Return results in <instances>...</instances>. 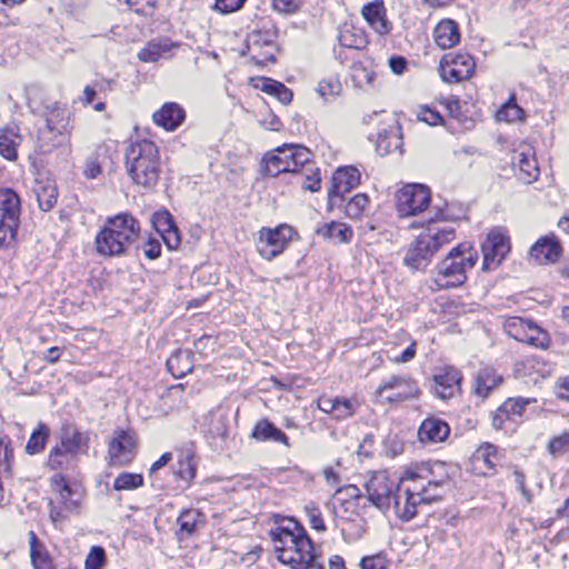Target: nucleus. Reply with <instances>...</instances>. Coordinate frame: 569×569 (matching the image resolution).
<instances>
[{
  "label": "nucleus",
  "instance_id": "1",
  "mask_svg": "<svg viewBox=\"0 0 569 569\" xmlns=\"http://www.w3.org/2000/svg\"><path fill=\"white\" fill-rule=\"evenodd\" d=\"M274 552L280 562L291 569H325L306 530L296 523V531L288 528L271 530Z\"/></svg>",
  "mask_w": 569,
  "mask_h": 569
},
{
  "label": "nucleus",
  "instance_id": "2",
  "mask_svg": "<svg viewBox=\"0 0 569 569\" xmlns=\"http://www.w3.org/2000/svg\"><path fill=\"white\" fill-rule=\"evenodd\" d=\"M140 231V222L130 212L108 217L94 239L97 252L103 257L124 256L139 239Z\"/></svg>",
  "mask_w": 569,
  "mask_h": 569
},
{
  "label": "nucleus",
  "instance_id": "3",
  "mask_svg": "<svg viewBox=\"0 0 569 569\" xmlns=\"http://www.w3.org/2000/svg\"><path fill=\"white\" fill-rule=\"evenodd\" d=\"M127 173L137 186L152 188L161 172V160L157 144L149 139L129 143L124 152Z\"/></svg>",
  "mask_w": 569,
  "mask_h": 569
},
{
  "label": "nucleus",
  "instance_id": "4",
  "mask_svg": "<svg viewBox=\"0 0 569 569\" xmlns=\"http://www.w3.org/2000/svg\"><path fill=\"white\" fill-rule=\"evenodd\" d=\"M455 236L453 228L429 227L409 244L403 264L415 271L426 270L437 251L451 242Z\"/></svg>",
  "mask_w": 569,
  "mask_h": 569
},
{
  "label": "nucleus",
  "instance_id": "5",
  "mask_svg": "<svg viewBox=\"0 0 569 569\" xmlns=\"http://www.w3.org/2000/svg\"><path fill=\"white\" fill-rule=\"evenodd\" d=\"M400 481H411L413 489L430 501L440 497V490L449 486V469L447 463L438 460L413 463L406 468Z\"/></svg>",
  "mask_w": 569,
  "mask_h": 569
},
{
  "label": "nucleus",
  "instance_id": "6",
  "mask_svg": "<svg viewBox=\"0 0 569 569\" xmlns=\"http://www.w3.org/2000/svg\"><path fill=\"white\" fill-rule=\"evenodd\" d=\"M311 157L310 151L300 144H283L263 157L264 176L277 177L280 173H293L303 167Z\"/></svg>",
  "mask_w": 569,
  "mask_h": 569
},
{
  "label": "nucleus",
  "instance_id": "7",
  "mask_svg": "<svg viewBox=\"0 0 569 569\" xmlns=\"http://www.w3.org/2000/svg\"><path fill=\"white\" fill-rule=\"evenodd\" d=\"M400 480L390 479L386 471L373 472L366 483L369 501L382 512L391 508L397 491L400 490Z\"/></svg>",
  "mask_w": 569,
  "mask_h": 569
},
{
  "label": "nucleus",
  "instance_id": "8",
  "mask_svg": "<svg viewBox=\"0 0 569 569\" xmlns=\"http://www.w3.org/2000/svg\"><path fill=\"white\" fill-rule=\"evenodd\" d=\"M466 248L468 249L466 243H459L437 264L436 282L439 287L452 288L466 282L467 273L459 258Z\"/></svg>",
  "mask_w": 569,
  "mask_h": 569
},
{
  "label": "nucleus",
  "instance_id": "9",
  "mask_svg": "<svg viewBox=\"0 0 569 569\" xmlns=\"http://www.w3.org/2000/svg\"><path fill=\"white\" fill-rule=\"evenodd\" d=\"M476 68L473 58L467 52L446 53L439 66L441 79L448 83H457L472 77Z\"/></svg>",
  "mask_w": 569,
  "mask_h": 569
},
{
  "label": "nucleus",
  "instance_id": "10",
  "mask_svg": "<svg viewBox=\"0 0 569 569\" xmlns=\"http://www.w3.org/2000/svg\"><path fill=\"white\" fill-rule=\"evenodd\" d=\"M360 171L353 166L339 167L332 174L328 189V204L330 208L342 207L345 194L360 183Z\"/></svg>",
  "mask_w": 569,
  "mask_h": 569
},
{
  "label": "nucleus",
  "instance_id": "11",
  "mask_svg": "<svg viewBox=\"0 0 569 569\" xmlns=\"http://www.w3.org/2000/svg\"><path fill=\"white\" fill-rule=\"evenodd\" d=\"M259 233L258 252L263 259L272 260L283 252L295 231L288 224H280L274 229L262 228Z\"/></svg>",
  "mask_w": 569,
  "mask_h": 569
},
{
  "label": "nucleus",
  "instance_id": "12",
  "mask_svg": "<svg viewBox=\"0 0 569 569\" xmlns=\"http://www.w3.org/2000/svg\"><path fill=\"white\" fill-rule=\"evenodd\" d=\"M397 210L401 217H410L425 211L430 204V192L426 186L408 184L397 192Z\"/></svg>",
  "mask_w": 569,
  "mask_h": 569
},
{
  "label": "nucleus",
  "instance_id": "13",
  "mask_svg": "<svg viewBox=\"0 0 569 569\" xmlns=\"http://www.w3.org/2000/svg\"><path fill=\"white\" fill-rule=\"evenodd\" d=\"M483 253L482 270L497 268L510 251L509 237L500 229L491 230L481 244Z\"/></svg>",
  "mask_w": 569,
  "mask_h": 569
},
{
  "label": "nucleus",
  "instance_id": "14",
  "mask_svg": "<svg viewBox=\"0 0 569 569\" xmlns=\"http://www.w3.org/2000/svg\"><path fill=\"white\" fill-rule=\"evenodd\" d=\"M461 372L453 367H446L433 375L431 391L435 397L448 400L461 391Z\"/></svg>",
  "mask_w": 569,
  "mask_h": 569
},
{
  "label": "nucleus",
  "instance_id": "15",
  "mask_svg": "<svg viewBox=\"0 0 569 569\" xmlns=\"http://www.w3.org/2000/svg\"><path fill=\"white\" fill-rule=\"evenodd\" d=\"M136 435L131 430L116 429L109 442L108 453L113 463L126 465L134 455Z\"/></svg>",
  "mask_w": 569,
  "mask_h": 569
},
{
  "label": "nucleus",
  "instance_id": "16",
  "mask_svg": "<svg viewBox=\"0 0 569 569\" xmlns=\"http://www.w3.org/2000/svg\"><path fill=\"white\" fill-rule=\"evenodd\" d=\"M428 501L429 500L423 495H420L417 489H413V485H411L403 491H397L391 507L401 521L408 522L417 515V507L421 502Z\"/></svg>",
  "mask_w": 569,
  "mask_h": 569
},
{
  "label": "nucleus",
  "instance_id": "17",
  "mask_svg": "<svg viewBox=\"0 0 569 569\" xmlns=\"http://www.w3.org/2000/svg\"><path fill=\"white\" fill-rule=\"evenodd\" d=\"M393 390V395L388 396L386 399L389 402L402 401L413 398L419 393L418 386L409 376H392L381 382L376 393L380 397L386 391Z\"/></svg>",
  "mask_w": 569,
  "mask_h": 569
},
{
  "label": "nucleus",
  "instance_id": "18",
  "mask_svg": "<svg viewBox=\"0 0 569 569\" xmlns=\"http://www.w3.org/2000/svg\"><path fill=\"white\" fill-rule=\"evenodd\" d=\"M38 149L42 153H51L54 149L69 156L71 143L68 132L56 131L53 128L40 127L38 130Z\"/></svg>",
  "mask_w": 569,
  "mask_h": 569
},
{
  "label": "nucleus",
  "instance_id": "19",
  "mask_svg": "<svg viewBox=\"0 0 569 569\" xmlns=\"http://www.w3.org/2000/svg\"><path fill=\"white\" fill-rule=\"evenodd\" d=\"M361 13L378 34L387 36L391 32L392 23L387 19V10L382 0H375L365 4Z\"/></svg>",
  "mask_w": 569,
  "mask_h": 569
},
{
  "label": "nucleus",
  "instance_id": "20",
  "mask_svg": "<svg viewBox=\"0 0 569 569\" xmlns=\"http://www.w3.org/2000/svg\"><path fill=\"white\" fill-rule=\"evenodd\" d=\"M450 433L449 425L437 417L425 419L418 430L419 440L423 443H438L445 441Z\"/></svg>",
  "mask_w": 569,
  "mask_h": 569
},
{
  "label": "nucleus",
  "instance_id": "21",
  "mask_svg": "<svg viewBox=\"0 0 569 569\" xmlns=\"http://www.w3.org/2000/svg\"><path fill=\"white\" fill-rule=\"evenodd\" d=\"M153 121L167 131L176 130L186 118L184 110L176 102H166L160 110L152 116Z\"/></svg>",
  "mask_w": 569,
  "mask_h": 569
},
{
  "label": "nucleus",
  "instance_id": "22",
  "mask_svg": "<svg viewBox=\"0 0 569 569\" xmlns=\"http://www.w3.org/2000/svg\"><path fill=\"white\" fill-rule=\"evenodd\" d=\"M376 148L380 156L398 151L402 153V133L398 124L389 126L378 133Z\"/></svg>",
  "mask_w": 569,
  "mask_h": 569
},
{
  "label": "nucleus",
  "instance_id": "23",
  "mask_svg": "<svg viewBox=\"0 0 569 569\" xmlns=\"http://www.w3.org/2000/svg\"><path fill=\"white\" fill-rule=\"evenodd\" d=\"M250 437L257 441L279 442L290 448L288 436L268 419L259 420L251 430Z\"/></svg>",
  "mask_w": 569,
  "mask_h": 569
},
{
  "label": "nucleus",
  "instance_id": "24",
  "mask_svg": "<svg viewBox=\"0 0 569 569\" xmlns=\"http://www.w3.org/2000/svg\"><path fill=\"white\" fill-rule=\"evenodd\" d=\"M90 437L88 432L72 428L63 429L60 445L70 456L86 455L89 450Z\"/></svg>",
  "mask_w": 569,
  "mask_h": 569
},
{
  "label": "nucleus",
  "instance_id": "25",
  "mask_svg": "<svg viewBox=\"0 0 569 569\" xmlns=\"http://www.w3.org/2000/svg\"><path fill=\"white\" fill-rule=\"evenodd\" d=\"M207 439L216 451L223 450L228 439V418L222 413H212L207 431Z\"/></svg>",
  "mask_w": 569,
  "mask_h": 569
},
{
  "label": "nucleus",
  "instance_id": "26",
  "mask_svg": "<svg viewBox=\"0 0 569 569\" xmlns=\"http://www.w3.org/2000/svg\"><path fill=\"white\" fill-rule=\"evenodd\" d=\"M338 42L342 48L362 50L368 44L366 32L351 23H342L338 29Z\"/></svg>",
  "mask_w": 569,
  "mask_h": 569
},
{
  "label": "nucleus",
  "instance_id": "27",
  "mask_svg": "<svg viewBox=\"0 0 569 569\" xmlns=\"http://www.w3.org/2000/svg\"><path fill=\"white\" fill-rule=\"evenodd\" d=\"M559 256V243L549 237L539 239L530 249V257L540 264L555 262Z\"/></svg>",
  "mask_w": 569,
  "mask_h": 569
},
{
  "label": "nucleus",
  "instance_id": "28",
  "mask_svg": "<svg viewBox=\"0 0 569 569\" xmlns=\"http://www.w3.org/2000/svg\"><path fill=\"white\" fill-rule=\"evenodd\" d=\"M435 41L441 49H449L460 41L458 23L451 19L441 20L433 31Z\"/></svg>",
  "mask_w": 569,
  "mask_h": 569
},
{
  "label": "nucleus",
  "instance_id": "29",
  "mask_svg": "<svg viewBox=\"0 0 569 569\" xmlns=\"http://www.w3.org/2000/svg\"><path fill=\"white\" fill-rule=\"evenodd\" d=\"M21 141L19 127L14 123L8 124L0 130V154L8 160H16L18 157L17 148Z\"/></svg>",
  "mask_w": 569,
  "mask_h": 569
},
{
  "label": "nucleus",
  "instance_id": "30",
  "mask_svg": "<svg viewBox=\"0 0 569 569\" xmlns=\"http://www.w3.org/2000/svg\"><path fill=\"white\" fill-rule=\"evenodd\" d=\"M177 46L178 44L172 42L169 38L152 40L139 51L138 58L142 62H157Z\"/></svg>",
  "mask_w": 569,
  "mask_h": 569
},
{
  "label": "nucleus",
  "instance_id": "31",
  "mask_svg": "<svg viewBox=\"0 0 569 569\" xmlns=\"http://www.w3.org/2000/svg\"><path fill=\"white\" fill-rule=\"evenodd\" d=\"M292 174L296 179V182L300 184L305 190L316 192L321 188L319 168H316L310 159L303 167H299L298 171H293Z\"/></svg>",
  "mask_w": 569,
  "mask_h": 569
},
{
  "label": "nucleus",
  "instance_id": "32",
  "mask_svg": "<svg viewBox=\"0 0 569 569\" xmlns=\"http://www.w3.org/2000/svg\"><path fill=\"white\" fill-rule=\"evenodd\" d=\"M28 538L31 562L34 569H54L52 558L34 531H29Z\"/></svg>",
  "mask_w": 569,
  "mask_h": 569
},
{
  "label": "nucleus",
  "instance_id": "33",
  "mask_svg": "<svg viewBox=\"0 0 569 569\" xmlns=\"http://www.w3.org/2000/svg\"><path fill=\"white\" fill-rule=\"evenodd\" d=\"M502 378L491 368H482L478 371L473 381V391L477 396L486 399L490 391L500 385Z\"/></svg>",
  "mask_w": 569,
  "mask_h": 569
},
{
  "label": "nucleus",
  "instance_id": "34",
  "mask_svg": "<svg viewBox=\"0 0 569 569\" xmlns=\"http://www.w3.org/2000/svg\"><path fill=\"white\" fill-rule=\"evenodd\" d=\"M202 522L203 515L198 509H183L177 519L179 540L193 536L199 523Z\"/></svg>",
  "mask_w": 569,
  "mask_h": 569
},
{
  "label": "nucleus",
  "instance_id": "35",
  "mask_svg": "<svg viewBox=\"0 0 569 569\" xmlns=\"http://www.w3.org/2000/svg\"><path fill=\"white\" fill-rule=\"evenodd\" d=\"M278 38V28L271 19L260 21L257 29L249 34V41L253 46H272Z\"/></svg>",
  "mask_w": 569,
  "mask_h": 569
},
{
  "label": "nucleus",
  "instance_id": "36",
  "mask_svg": "<svg viewBox=\"0 0 569 569\" xmlns=\"http://www.w3.org/2000/svg\"><path fill=\"white\" fill-rule=\"evenodd\" d=\"M167 369L174 378H182L192 370V352L178 349L167 360Z\"/></svg>",
  "mask_w": 569,
  "mask_h": 569
},
{
  "label": "nucleus",
  "instance_id": "37",
  "mask_svg": "<svg viewBox=\"0 0 569 569\" xmlns=\"http://www.w3.org/2000/svg\"><path fill=\"white\" fill-rule=\"evenodd\" d=\"M512 164L519 168L520 179L526 183H531L539 174L537 160L530 151L516 153L512 157Z\"/></svg>",
  "mask_w": 569,
  "mask_h": 569
},
{
  "label": "nucleus",
  "instance_id": "38",
  "mask_svg": "<svg viewBox=\"0 0 569 569\" xmlns=\"http://www.w3.org/2000/svg\"><path fill=\"white\" fill-rule=\"evenodd\" d=\"M0 212L9 218V223H20V198L13 190L0 191Z\"/></svg>",
  "mask_w": 569,
  "mask_h": 569
},
{
  "label": "nucleus",
  "instance_id": "39",
  "mask_svg": "<svg viewBox=\"0 0 569 569\" xmlns=\"http://www.w3.org/2000/svg\"><path fill=\"white\" fill-rule=\"evenodd\" d=\"M317 233L325 239H330L336 243L349 242L352 238V230L345 223L328 222L317 228Z\"/></svg>",
  "mask_w": 569,
  "mask_h": 569
},
{
  "label": "nucleus",
  "instance_id": "40",
  "mask_svg": "<svg viewBox=\"0 0 569 569\" xmlns=\"http://www.w3.org/2000/svg\"><path fill=\"white\" fill-rule=\"evenodd\" d=\"M51 487L54 492L59 493L60 502L66 510L71 512L78 510L79 502L71 499L73 491L62 475L58 473L51 478Z\"/></svg>",
  "mask_w": 569,
  "mask_h": 569
},
{
  "label": "nucleus",
  "instance_id": "41",
  "mask_svg": "<svg viewBox=\"0 0 569 569\" xmlns=\"http://www.w3.org/2000/svg\"><path fill=\"white\" fill-rule=\"evenodd\" d=\"M34 194L42 211L51 210L58 201V188L54 183H40L34 189Z\"/></svg>",
  "mask_w": 569,
  "mask_h": 569
},
{
  "label": "nucleus",
  "instance_id": "42",
  "mask_svg": "<svg viewBox=\"0 0 569 569\" xmlns=\"http://www.w3.org/2000/svg\"><path fill=\"white\" fill-rule=\"evenodd\" d=\"M261 82V90L268 94L276 97L283 106H288L292 101V91L282 82H279L270 78H262Z\"/></svg>",
  "mask_w": 569,
  "mask_h": 569
},
{
  "label": "nucleus",
  "instance_id": "43",
  "mask_svg": "<svg viewBox=\"0 0 569 569\" xmlns=\"http://www.w3.org/2000/svg\"><path fill=\"white\" fill-rule=\"evenodd\" d=\"M49 437V429L46 425L39 423V426L31 433L27 445L26 452L29 455H37L41 452L47 443Z\"/></svg>",
  "mask_w": 569,
  "mask_h": 569
},
{
  "label": "nucleus",
  "instance_id": "44",
  "mask_svg": "<svg viewBox=\"0 0 569 569\" xmlns=\"http://www.w3.org/2000/svg\"><path fill=\"white\" fill-rule=\"evenodd\" d=\"M69 124V114L66 109L53 108L46 114L44 126L47 128H53L56 131L68 132L67 128Z\"/></svg>",
  "mask_w": 569,
  "mask_h": 569
},
{
  "label": "nucleus",
  "instance_id": "45",
  "mask_svg": "<svg viewBox=\"0 0 569 569\" xmlns=\"http://www.w3.org/2000/svg\"><path fill=\"white\" fill-rule=\"evenodd\" d=\"M526 342L536 348L546 349L549 346L550 338L548 333L530 320L526 331Z\"/></svg>",
  "mask_w": 569,
  "mask_h": 569
},
{
  "label": "nucleus",
  "instance_id": "46",
  "mask_svg": "<svg viewBox=\"0 0 569 569\" xmlns=\"http://www.w3.org/2000/svg\"><path fill=\"white\" fill-rule=\"evenodd\" d=\"M529 322L530 320L528 319H523L520 317H511L505 321L503 328L508 336H510L517 341L522 342L523 339H527L526 331L529 326Z\"/></svg>",
  "mask_w": 569,
  "mask_h": 569
},
{
  "label": "nucleus",
  "instance_id": "47",
  "mask_svg": "<svg viewBox=\"0 0 569 569\" xmlns=\"http://www.w3.org/2000/svg\"><path fill=\"white\" fill-rule=\"evenodd\" d=\"M143 486V477L140 473L121 472L113 482L114 490H133Z\"/></svg>",
  "mask_w": 569,
  "mask_h": 569
},
{
  "label": "nucleus",
  "instance_id": "48",
  "mask_svg": "<svg viewBox=\"0 0 569 569\" xmlns=\"http://www.w3.org/2000/svg\"><path fill=\"white\" fill-rule=\"evenodd\" d=\"M13 449L8 436L0 437V473L11 475Z\"/></svg>",
  "mask_w": 569,
  "mask_h": 569
},
{
  "label": "nucleus",
  "instance_id": "49",
  "mask_svg": "<svg viewBox=\"0 0 569 569\" xmlns=\"http://www.w3.org/2000/svg\"><path fill=\"white\" fill-rule=\"evenodd\" d=\"M368 202L369 198L366 193H358L343 204L345 212L349 218L358 219L362 216Z\"/></svg>",
  "mask_w": 569,
  "mask_h": 569
},
{
  "label": "nucleus",
  "instance_id": "50",
  "mask_svg": "<svg viewBox=\"0 0 569 569\" xmlns=\"http://www.w3.org/2000/svg\"><path fill=\"white\" fill-rule=\"evenodd\" d=\"M535 401L532 398H509L502 403V410L507 411L516 422V419L522 416L526 406Z\"/></svg>",
  "mask_w": 569,
  "mask_h": 569
},
{
  "label": "nucleus",
  "instance_id": "51",
  "mask_svg": "<svg viewBox=\"0 0 569 569\" xmlns=\"http://www.w3.org/2000/svg\"><path fill=\"white\" fill-rule=\"evenodd\" d=\"M341 83L337 77L322 79L317 87V92L325 99L335 98L341 92Z\"/></svg>",
  "mask_w": 569,
  "mask_h": 569
},
{
  "label": "nucleus",
  "instance_id": "52",
  "mask_svg": "<svg viewBox=\"0 0 569 569\" xmlns=\"http://www.w3.org/2000/svg\"><path fill=\"white\" fill-rule=\"evenodd\" d=\"M478 461L482 460L487 467V471H483L485 476L493 475L496 472V460H497V447L487 443L481 447L476 457Z\"/></svg>",
  "mask_w": 569,
  "mask_h": 569
},
{
  "label": "nucleus",
  "instance_id": "53",
  "mask_svg": "<svg viewBox=\"0 0 569 569\" xmlns=\"http://www.w3.org/2000/svg\"><path fill=\"white\" fill-rule=\"evenodd\" d=\"M151 221L153 228L159 233L166 232L177 226L172 214L166 209L154 212Z\"/></svg>",
  "mask_w": 569,
  "mask_h": 569
},
{
  "label": "nucleus",
  "instance_id": "54",
  "mask_svg": "<svg viewBox=\"0 0 569 569\" xmlns=\"http://www.w3.org/2000/svg\"><path fill=\"white\" fill-rule=\"evenodd\" d=\"M522 109L510 98L497 112V118L500 121L512 122L521 117Z\"/></svg>",
  "mask_w": 569,
  "mask_h": 569
},
{
  "label": "nucleus",
  "instance_id": "55",
  "mask_svg": "<svg viewBox=\"0 0 569 569\" xmlns=\"http://www.w3.org/2000/svg\"><path fill=\"white\" fill-rule=\"evenodd\" d=\"M173 475L178 479L190 483V481L196 477V468L189 458H184L179 460L178 463L173 467Z\"/></svg>",
  "mask_w": 569,
  "mask_h": 569
},
{
  "label": "nucleus",
  "instance_id": "56",
  "mask_svg": "<svg viewBox=\"0 0 569 569\" xmlns=\"http://www.w3.org/2000/svg\"><path fill=\"white\" fill-rule=\"evenodd\" d=\"M68 456H70V453L59 443L51 449L47 465L52 470L60 469L68 463Z\"/></svg>",
  "mask_w": 569,
  "mask_h": 569
},
{
  "label": "nucleus",
  "instance_id": "57",
  "mask_svg": "<svg viewBox=\"0 0 569 569\" xmlns=\"http://www.w3.org/2000/svg\"><path fill=\"white\" fill-rule=\"evenodd\" d=\"M106 562V552L104 549L100 546H93L87 558H86V569H101Z\"/></svg>",
  "mask_w": 569,
  "mask_h": 569
},
{
  "label": "nucleus",
  "instance_id": "58",
  "mask_svg": "<svg viewBox=\"0 0 569 569\" xmlns=\"http://www.w3.org/2000/svg\"><path fill=\"white\" fill-rule=\"evenodd\" d=\"M305 512L307 515L308 522L312 529L320 532H323L326 530L322 513L317 506H315L313 503L306 506Z\"/></svg>",
  "mask_w": 569,
  "mask_h": 569
},
{
  "label": "nucleus",
  "instance_id": "59",
  "mask_svg": "<svg viewBox=\"0 0 569 569\" xmlns=\"http://www.w3.org/2000/svg\"><path fill=\"white\" fill-rule=\"evenodd\" d=\"M548 450L553 456H561L569 452V432L553 437L548 445Z\"/></svg>",
  "mask_w": 569,
  "mask_h": 569
},
{
  "label": "nucleus",
  "instance_id": "60",
  "mask_svg": "<svg viewBox=\"0 0 569 569\" xmlns=\"http://www.w3.org/2000/svg\"><path fill=\"white\" fill-rule=\"evenodd\" d=\"M419 121L426 122L430 126H437L443 122V118L439 111L430 109L428 106L419 107L417 111Z\"/></svg>",
  "mask_w": 569,
  "mask_h": 569
},
{
  "label": "nucleus",
  "instance_id": "61",
  "mask_svg": "<svg viewBox=\"0 0 569 569\" xmlns=\"http://www.w3.org/2000/svg\"><path fill=\"white\" fill-rule=\"evenodd\" d=\"M353 415V406L350 400L346 398H338L332 413L333 418L341 420Z\"/></svg>",
  "mask_w": 569,
  "mask_h": 569
},
{
  "label": "nucleus",
  "instance_id": "62",
  "mask_svg": "<svg viewBox=\"0 0 569 569\" xmlns=\"http://www.w3.org/2000/svg\"><path fill=\"white\" fill-rule=\"evenodd\" d=\"M126 3L138 14L149 16L152 13L156 0H124Z\"/></svg>",
  "mask_w": 569,
  "mask_h": 569
},
{
  "label": "nucleus",
  "instance_id": "63",
  "mask_svg": "<svg viewBox=\"0 0 569 569\" xmlns=\"http://www.w3.org/2000/svg\"><path fill=\"white\" fill-rule=\"evenodd\" d=\"M440 103L446 108L450 117L459 121L461 120L460 100L458 97L441 98Z\"/></svg>",
  "mask_w": 569,
  "mask_h": 569
},
{
  "label": "nucleus",
  "instance_id": "64",
  "mask_svg": "<svg viewBox=\"0 0 569 569\" xmlns=\"http://www.w3.org/2000/svg\"><path fill=\"white\" fill-rule=\"evenodd\" d=\"M360 567L361 569H387L386 559L381 556L363 557Z\"/></svg>",
  "mask_w": 569,
  "mask_h": 569
}]
</instances>
